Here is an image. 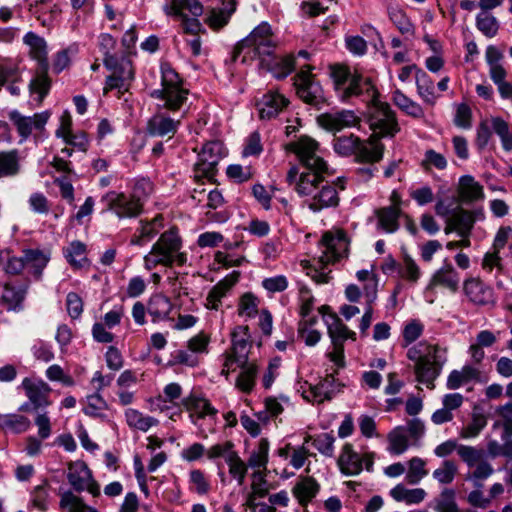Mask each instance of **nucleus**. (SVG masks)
I'll list each match as a JSON object with an SVG mask.
<instances>
[{"label": "nucleus", "mask_w": 512, "mask_h": 512, "mask_svg": "<svg viewBox=\"0 0 512 512\" xmlns=\"http://www.w3.org/2000/svg\"><path fill=\"white\" fill-rule=\"evenodd\" d=\"M141 226L136 230L130 240L131 245L143 246L152 240L163 228V217L157 215L151 221H141Z\"/></svg>", "instance_id": "c756f323"}, {"label": "nucleus", "mask_w": 512, "mask_h": 512, "mask_svg": "<svg viewBox=\"0 0 512 512\" xmlns=\"http://www.w3.org/2000/svg\"><path fill=\"white\" fill-rule=\"evenodd\" d=\"M333 149L340 156L355 155L358 161L367 163L379 162L384 153V145L378 142L377 135H371L366 141L353 134L336 137Z\"/></svg>", "instance_id": "0eeeda50"}, {"label": "nucleus", "mask_w": 512, "mask_h": 512, "mask_svg": "<svg viewBox=\"0 0 512 512\" xmlns=\"http://www.w3.org/2000/svg\"><path fill=\"white\" fill-rule=\"evenodd\" d=\"M86 246L80 241H73L65 250V257L67 261L74 267H82L83 262L86 260Z\"/></svg>", "instance_id": "69168bd1"}, {"label": "nucleus", "mask_w": 512, "mask_h": 512, "mask_svg": "<svg viewBox=\"0 0 512 512\" xmlns=\"http://www.w3.org/2000/svg\"><path fill=\"white\" fill-rule=\"evenodd\" d=\"M329 337L332 343L344 342L346 339L355 340V332L348 329L336 314H329L325 318Z\"/></svg>", "instance_id": "ea45409f"}, {"label": "nucleus", "mask_w": 512, "mask_h": 512, "mask_svg": "<svg viewBox=\"0 0 512 512\" xmlns=\"http://www.w3.org/2000/svg\"><path fill=\"white\" fill-rule=\"evenodd\" d=\"M66 477L76 492L88 491L93 497L100 495V486L85 462L78 460L68 463Z\"/></svg>", "instance_id": "f3484780"}, {"label": "nucleus", "mask_w": 512, "mask_h": 512, "mask_svg": "<svg viewBox=\"0 0 512 512\" xmlns=\"http://www.w3.org/2000/svg\"><path fill=\"white\" fill-rule=\"evenodd\" d=\"M322 254L319 263L322 268L333 264L348 256L349 240L347 234L341 229H332L323 234L321 240Z\"/></svg>", "instance_id": "ddd939ff"}, {"label": "nucleus", "mask_w": 512, "mask_h": 512, "mask_svg": "<svg viewBox=\"0 0 512 512\" xmlns=\"http://www.w3.org/2000/svg\"><path fill=\"white\" fill-rule=\"evenodd\" d=\"M481 372L472 365H464L460 370H452L447 378L446 386L450 390H456L471 382L480 381Z\"/></svg>", "instance_id": "2f4dec72"}, {"label": "nucleus", "mask_w": 512, "mask_h": 512, "mask_svg": "<svg viewBox=\"0 0 512 512\" xmlns=\"http://www.w3.org/2000/svg\"><path fill=\"white\" fill-rule=\"evenodd\" d=\"M26 396L35 410L47 407L51 404L49 399L51 388L41 379L26 377L21 383Z\"/></svg>", "instance_id": "aec40b11"}, {"label": "nucleus", "mask_w": 512, "mask_h": 512, "mask_svg": "<svg viewBox=\"0 0 512 512\" xmlns=\"http://www.w3.org/2000/svg\"><path fill=\"white\" fill-rule=\"evenodd\" d=\"M318 124L331 132L341 131L344 128L356 126L359 118L351 110L324 113L317 118Z\"/></svg>", "instance_id": "5701e85b"}, {"label": "nucleus", "mask_w": 512, "mask_h": 512, "mask_svg": "<svg viewBox=\"0 0 512 512\" xmlns=\"http://www.w3.org/2000/svg\"><path fill=\"white\" fill-rule=\"evenodd\" d=\"M30 420L20 414H0V428L16 434L23 433L29 429Z\"/></svg>", "instance_id": "8fccbe9b"}, {"label": "nucleus", "mask_w": 512, "mask_h": 512, "mask_svg": "<svg viewBox=\"0 0 512 512\" xmlns=\"http://www.w3.org/2000/svg\"><path fill=\"white\" fill-rule=\"evenodd\" d=\"M289 149L295 153L305 168L304 172H327L328 164L320 155L319 144L312 138L302 136L289 144Z\"/></svg>", "instance_id": "9d476101"}, {"label": "nucleus", "mask_w": 512, "mask_h": 512, "mask_svg": "<svg viewBox=\"0 0 512 512\" xmlns=\"http://www.w3.org/2000/svg\"><path fill=\"white\" fill-rule=\"evenodd\" d=\"M426 461L420 457H413L408 462L406 480L411 485L418 484L426 475Z\"/></svg>", "instance_id": "bf43d9fd"}, {"label": "nucleus", "mask_w": 512, "mask_h": 512, "mask_svg": "<svg viewBox=\"0 0 512 512\" xmlns=\"http://www.w3.org/2000/svg\"><path fill=\"white\" fill-rule=\"evenodd\" d=\"M409 448V439L406 428L398 426L388 434V451L394 455H401Z\"/></svg>", "instance_id": "09e8293b"}, {"label": "nucleus", "mask_w": 512, "mask_h": 512, "mask_svg": "<svg viewBox=\"0 0 512 512\" xmlns=\"http://www.w3.org/2000/svg\"><path fill=\"white\" fill-rule=\"evenodd\" d=\"M486 425V416L480 412H473L471 421L461 428L459 435L463 439L475 438L486 427Z\"/></svg>", "instance_id": "4d7b16f0"}, {"label": "nucleus", "mask_w": 512, "mask_h": 512, "mask_svg": "<svg viewBox=\"0 0 512 512\" xmlns=\"http://www.w3.org/2000/svg\"><path fill=\"white\" fill-rule=\"evenodd\" d=\"M463 292L468 302L475 306H486L494 302L493 289L478 277L463 282Z\"/></svg>", "instance_id": "6ab92c4d"}, {"label": "nucleus", "mask_w": 512, "mask_h": 512, "mask_svg": "<svg viewBox=\"0 0 512 512\" xmlns=\"http://www.w3.org/2000/svg\"><path fill=\"white\" fill-rule=\"evenodd\" d=\"M337 464L341 473L346 476L359 475L364 467L368 472H371L374 464V453L366 452L361 455L354 450L352 444L346 443L341 449Z\"/></svg>", "instance_id": "2eb2a0df"}, {"label": "nucleus", "mask_w": 512, "mask_h": 512, "mask_svg": "<svg viewBox=\"0 0 512 512\" xmlns=\"http://www.w3.org/2000/svg\"><path fill=\"white\" fill-rule=\"evenodd\" d=\"M417 93L429 105H434L437 99L433 80L423 70H417L415 75Z\"/></svg>", "instance_id": "79ce46f5"}, {"label": "nucleus", "mask_w": 512, "mask_h": 512, "mask_svg": "<svg viewBox=\"0 0 512 512\" xmlns=\"http://www.w3.org/2000/svg\"><path fill=\"white\" fill-rule=\"evenodd\" d=\"M393 103L405 114L413 118L424 117V110L420 104L407 97L401 90L396 89L392 95Z\"/></svg>", "instance_id": "49530a36"}, {"label": "nucleus", "mask_w": 512, "mask_h": 512, "mask_svg": "<svg viewBox=\"0 0 512 512\" xmlns=\"http://www.w3.org/2000/svg\"><path fill=\"white\" fill-rule=\"evenodd\" d=\"M239 276L240 273L238 271H233L213 286L206 297V308L218 310L222 303V299L227 296L228 292L238 282Z\"/></svg>", "instance_id": "393cba45"}, {"label": "nucleus", "mask_w": 512, "mask_h": 512, "mask_svg": "<svg viewBox=\"0 0 512 512\" xmlns=\"http://www.w3.org/2000/svg\"><path fill=\"white\" fill-rule=\"evenodd\" d=\"M276 45L271 26L267 22H262L237 44L233 57L234 60L241 57L242 63L259 60L261 64L275 52Z\"/></svg>", "instance_id": "423d86ee"}, {"label": "nucleus", "mask_w": 512, "mask_h": 512, "mask_svg": "<svg viewBox=\"0 0 512 512\" xmlns=\"http://www.w3.org/2000/svg\"><path fill=\"white\" fill-rule=\"evenodd\" d=\"M370 105L369 126L373 131L372 135H377L378 142L382 137H393L399 132L400 128L395 112L388 103L377 99Z\"/></svg>", "instance_id": "1a4fd4ad"}, {"label": "nucleus", "mask_w": 512, "mask_h": 512, "mask_svg": "<svg viewBox=\"0 0 512 512\" xmlns=\"http://www.w3.org/2000/svg\"><path fill=\"white\" fill-rule=\"evenodd\" d=\"M162 89L154 90L152 97L163 100V107L171 110H179L187 100L188 90L182 86V79L169 63L161 65Z\"/></svg>", "instance_id": "6e6552de"}, {"label": "nucleus", "mask_w": 512, "mask_h": 512, "mask_svg": "<svg viewBox=\"0 0 512 512\" xmlns=\"http://www.w3.org/2000/svg\"><path fill=\"white\" fill-rule=\"evenodd\" d=\"M458 192L463 202H474L484 197L483 187L469 175L459 179Z\"/></svg>", "instance_id": "4c0bfd02"}, {"label": "nucleus", "mask_w": 512, "mask_h": 512, "mask_svg": "<svg viewBox=\"0 0 512 512\" xmlns=\"http://www.w3.org/2000/svg\"><path fill=\"white\" fill-rule=\"evenodd\" d=\"M59 508L62 512H98L94 507L87 505L81 497L71 490L59 493Z\"/></svg>", "instance_id": "58836bf2"}, {"label": "nucleus", "mask_w": 512, "mask_h": 512, "mask_svg": "<svg viewBox=\"0 0 512 512\" xmlns=\"http://www.w3.org/2000/svg\"><path fill=\"white\" fill-rule=\"evenodd\" d=\"M269 456V442L266 438L259 440L257 446L250 453L247 460L248 467L255 470H267Z\"/></svg>", "instance_id": "c03bdc74"}, {"label": "nucleus", "mask_w": 512, "mask_h": 512, "mask_svg": "<svg viewBox=\"0 0 512 512\" xmlns=\"http://www.w3.org/2000/svg\"><path fill=\"white\" fill-rule=\"evenodd\" d=\"M48 66H41V71L31 80L29 88L32 94L38 95V102H42L44 97L48 94L51 81L47 75Z\"/></svg>", "instance_id": "6e6d98bb"}, {"label": "nucleus", "mask_w": 512, "mask_h": 512, "mask_svg": "<svg viewBox=\"0 0 512 512\" xmlns=\"http://www.w3.org/2000/svg\"><path fill=\"white\" fill-rule=\"evenodd\" d=\"M476 27L484 36L493 38L498 34L500 23L490 12H480L476 16Z\"/></svg>", "instance_id": "864d4df0"}, {"label": "nucleus", "mask_w": 512, "mask_h": 512, "mask_svg": "<svg viewBox=\"0 0 512 512\" xmlns=\"http://www.w3.org/2000/svg\"><path fill=\"white\" fill-rule=\"evenodd\" d=\"M459 282L460 278L458 272L453 268L451 264H447L434 273L429 286H442L452 292H456L459 286Z\"/></svg>", "instance_id": "72a5a7b5"}, {"label": "nucleus", "mask_w": 512, "mask_h": 512, "mask_svg": "<svg viewBox=\"0 0 512 512\" xmlns=\"http://www.w3.org/2000/svg\"><path fill=\"white\" fill-rule=\"evenodd\" d=\"M451 217L455 232H457V234L462 238H466L470 235L475 221L477 219H482L484 215L482 211L472 212L461 209L455 212Z\"/></svg>", "instance_id": "473e14b6"}, {"label": "nucleus", "mask_w": 512, "mask_h": 512, "mask_svg": "<svg viewBox=\"0 0 512 512\" xmlns=\"http://www.w3.org/2000/svg\"><path fill=\"white\" fill-rule=\"evenodd\" d=\"M21 172V157L18 150L0 152V179L13 178Z\"/></svg>", "instance_id": "f704fd0d"}, {"label": "nucleus", "mask_w": 512, "mask_h": 512, "mask_svg": "<svg viewBox=\"0 0 512 512\" xmlns=\"http://www.w3.org/2000/svg\"><path fill=\"white\" fill-rule=\"evenodd\" d=\"M327 172H301L293 166L287 173L286 180L301 197H306L307 207L317 213L327 208L339 205V191L345 189V180L337 178L336 181L325 180Z\"/></svg>", "instance_id": "f257e3e1"}, {"label": "nucleus", "mask_w": 512, "mask_h": 512, "mask_svg": "<svg viewBox=\"0 0 512 512\" xmlns=\"http://www.w3.org/2000/svg\"><path fill=\"white\" fill-rule=\"evenodd\" d=\"M99 48L104 55V65L107 69H112L116 63V57L112 54L116 47V40L107 33L99 36Z\"/></svg>", "instance_id": "680f3d73"}, {"label": "nucleus", "mask_w": 512, "mask_h": 512, "mask_svg": "<svg viewBox=\"0 0 512 512\" xmlns=\"http://www.w3.org/2000/svg\"><path fill=\"white\" fill-rule=\"evenodd\" d=\"M289 104V100L276 90H269L257 101L259 117L271 120L279 115Z\"/></svg>", "instance_id": "412c9836"}, {"label": "nucleus", "mask_w": 512, "mask_h": 512, "mask_svg": "<svg viewBox=\"0 0 512 512\" xmlns=\"http://www.w3.org/2000/svg\"><path fill=\"white\" fill-rule=\"evenodd\" d=\"M299 300H300V315L307 325H313L316 322V317L311 316L314 307V297L310 289L306 286L299 287Z\"/></svg>", "instance_id": "5fc2aeb1"}, {"label": "nucleus", "mask_w": 512, "mask_h": 512, "mask_svg": "<svg viewBox=\"0 0 512 512\" xmlns=\"http://www.w3.org/2000/svg\"><path fill=\"white\" fill-rule=\"evenodd\" d=\"M328 374L325 378H323L318 384L311 385L308 382H304L300 384L298 391H301L303 398L308 402H316L322 403L325 400L332 399L336 388V380L334 377V373Z\"/></svg>", "instance_id": "a211bd4d"}, {"label": "nucleus", "mask_w": 512, "mask_h": 512, "mask_svg": "<svg viewBox=\"0 0 512 512\" xmlns=\"http://www.w3.org/2000/svg\"><path fill=\"white\" fill-rule=\"evenodd\" d=\"M290 402L289 398L286 396L276 397H267L264 401L265 410L260 411L256 414L259 421L268 422L270 417H277L280 415L284 407L283 405H288Z\"/></svg>", "instance_id": "603ef678"}, {"label": "nucleus", "mask_w": 512, "mask_h": 512, "mask_svg": "<svg viewBox=\"0 0 512 512\" xmlns=\"http://www.w3.org/2000/svg\"><path fill=\"white\" fill-rule=\"evenodd\" d=\"M389 19L403 35L413 36L415 27L406 15V13L398 6H389L387 9Z\"/></svg>", "instance_id": "3c124183"}, {"label": "nucleus", "mask_w": 512, "mask_h": 512, "mask_svg": "<svg viewBox=\"0 0 512 512\" xmlns=\"http://www.w3.org/2000/svg\"><path fill=\"white\" fill-rule=\"evenodd\" d=\"M189 489L199 495H206L210 492V481L202 470L192 469L189 472Z\"/></svg>", "instance_id": "052dcab7"}, {"label": "nucleus", "mask_w": 512, "mask_h": 512, "mask_svg": "<svg viewBox=\"0 0 512 512\" xmlns=\"http://www.w3.org/2000/svg\"><path fill=\"white\" fill-rule=\"evenodd\" d=\"M226 463L229 467L230 476L235 479L239 485H242L248 472V464L241 459L236 451L230 454Z\"/></svg>", "instance_id": "13d9d810"}, {"label": "nucleus", "mask_w": 512, "mask_h": 512, "mask_svg": "<svg viewBox=\"0 0 512 512\" xmlns=\"http://www.w3.org/2000/svg\"><path fill=\"white\" fill-rule=\"evenodd\" d=\"M50 118V112L36 113L32 117H26L14 110L10 112L9 119L15 125L17 132L23 139H27L32 131L42 130Z\"/></svg>", "instance_id": "4be33fe9"}, {"label": "nucleus", "mask_w": 512, "mask_h": 512, "mask_svg": "<svg viewBox=\"0 0 512 512\" xmlns=\"http://www.w3.org/2000/svg\"><path fill=\"white\" fill-rule=\"evenodd\" d=\"M320 490L319 483L310 476L299 477L292 488V494L300 506L305 507L316 497Z\"/></svg>", "instance_id": "cd10ccee"}, {"label": "nucleus", "mask_w": 512, "mask_h": 512, "mask_svg": "<svg viewBox=\"0 0 512 512\" xmlns=\"http://www.w3.org/2000/svg\"><path fill=\"white\" fill-rule=\"evenodd\" d=\"M407 358L414 362L416 381L434 389L435 380L441 375L448 357L447 349L437 344L421 341L407 350Z\"/></svg>", "instance_id": "7ed1b4c3"}, {"label": "nucleus", "mask_w": 512, "mask_h": 512, "mask_svg": "<svg viewBox=\"0 0 512 512\" xmlns=\"http://www.w3.org/2000/svg\"><path fill=\"white\" fill-rule=\"evenodd\" d=\"M312 67L306 65L294 77L298 97L305 103L320 108L326 102L324 91L311 73Z\"/></svg>", "instance_id": "f8f14e48"}, {"label": "nucleus", "mask_w": 512, "mask_h": 512, "mask_svg": "<svg viewBox=\"0 0 512 512\" xmlns=\"http://www.w3.org/2000/svg\"><path fill=\"white\" fill-rule=\"evenodd\" d=\"M457 474V466L452 460H444L439 468L433 471V478L440 484H450Z\"/></svg>", "instance_id": "338daca9"}, {"label": "nucleus", "mask_w": 512, "mask_h": 512, "mask_svg": "<svg viewBox=\"0 0 512 512\" xmlns=\"http://www.w3.org/2000/svg\"><path fill=\"white\" fill-rule=\"evenodd\" d=\"M167 15L182 18L184 31L197 36L202 25L196 18L203 13V6L198 0H171L163 7Z\"/></svg>", "instance_id": "9b49d317"}, {"label": "nucleus", "mask_w": 512, "mask_h": 512, "mask_svg": "<svg viewBox=\"0 0 512 512\" xmlns=\"http://www.w3.org/2000/svg\"><path fill=\"white\" fill-rule=\"evenodd\" d=\"M180 120H175L163 111L156 112L147 122V132L152 136L172 137L178 130Z\"/></svg>", "instance_id": "b1692460"}, {"label": "nucleus", "mask_w": 512, "mask_h": 512, "mask_svg": "<svg viewBox=\"0 0 512 512\" xmlns=\"http://www.w3.org/2000/svg\"><path fill=\"white\" fill-rule=\"evenodd\" d=\"M172 310L173 304L171 300L160 293L152 295L147 304V313L154 323L174 321V319L169 316Z\"/></svg>", "instance_id": "a878e982"}, {"label": "nucleus", "mask_w": 512, "mask_h": 512, "mask_svg": "<svg viewBox=\"0 0 512 512\" xmlns=\"http://www.w3.org/2000/svg\"><path fill=\"white\" fill-rule=\"evenodd\" d=\"M30 11L43 26H49L60 14L59 6L52 0H39L30 5Z\"/></svg>", "instance_id": "e433bc0d"}, {"label": "nucleus", "mask_w": 512, "mask_h": 512, "mask_svg": "<svg viewBox=\"0 0 512 512\" xmlns=\"http://www.w3.org/2000/svg\"><path fill=\"white\" fill-rule=\"evenodd\" d=\"M331 77L337 96L344 102L357 97L371 104L378 99L379 93L372 80L358 72H351L345 65L331 67Z\"/></svg>", "instance_id": "20e7f679"}, {"label": "nucleus", "mask_w": 512, "mask_h": 512, "mask_svg": "<svg viewBox=\"0 0 512 512\" xmlns=\"http://www.w3.org/2000/svg\"><path fill=\"white\" fill-rule=\"evenodd\" d=\"M251 336L248 326H237L231 333V348L223 354L222 375L226 377L237 368L242 371L237 377L236 387L244 393H250L255 385L258 367L248 361L251 348Z\"/></svg>", "instance_id": "f03ea898"}, {"label": "nucleus", "mask_w": 512, "mask_h": 512, "mask_svg": "<svg viewBox=\"0 0 512 512\" xmlns=\"http://www.w3.org/2000/svg\"><path fill=\"white\" fill-rule=\"evenodd\" d=\"M23 41L30 48V55L36 59L40 66H48L47 62V44L44 38L33 32H28Z\"/></svg>", "instance_id": "37998d69"}, {"label": "nucleus", "mask_w": 512, "mask_h": 512, "mask_svg": "<svg viewBox=\"0 0 512 512\" xmlns=\"http://www.w3.org/2000/svg\"><path fill=\"white\" fill-rule=\"evenodd\" d=\"M235 12V3L230 4V10L212 9L207 17L206 23L213 29H220L224 27L231 15Z\"/></svg>", "instance_id": "0e129e2a"}, {"label": "nucleus", "mask_w": 512, "mask_h": 512, "mask_svg": "<svg viewBox=\"0 0 512 512\" xmlns=\"http://www.w3.org/2000/svg\"><path fill=\"white\" fill-rule=\"evenodd\" d=\"M28 286L29 285L27 283L19 287L10 283H6L4 285L0 302L7 311H20L22 309V303L25 299Z\"/></svg>", "instance_id": "7c9ffc66"}, {"label": "nucleus", "mask_w": 512, "mask_h": 512, "mask_svg": "<svg viewBox=\"0 0 512 512\" xmlns=\"http://www.w3.org/2000/svg\"><path fill=\"white\" fill-rule=\"evenodd\" d=\"M260 66L270 71L274 77L282 79L287 77L295 68V58L292 55L278 57L274 53L267 57Z\"/></svg>", "instance_id": "c85d7f7f"}, {"label": "nucleus", "mask_w": 512, "mask_h": 512, "mask_svg": "<svg viewBox=\"0 0 512 512\" xmlns=\"http://www.w3.org/2000/svg\"><path fill=\"white\" fill-rule=\"evenodd\" d=\"M125 418L129 427L142 432H147L151 427L159 424L156 418L144 415L140 411L132 408L125 411Z\"/></svg>", "instance_id": "de8ad7c7"}, {"label": "nucleus", "mask_w": 512, "mask_h": 512, "mask_svg": "<svg viewBox=\"0 0 512 512\" xmlns=\"http://www.w3.org/2000/svg\"><path fill=\"white\" fill-rule=\"evenodd\" d=\"M26 267L31 269L36 279H40L42 272L48 264L50 257L38 249H27L24 251Z\"/></svg>", "instance_id": "a18cd8bd"}, {"label": "nucleus", "mask_w": 512, "mask_h": 512, "mask_svg": "<svg viewBox=\"0 0 512 512\" xmlns=\"http://www.w3.org/2000/svg\"><path fill=\"white\" fill-rule=\"evenodd\" d=\"M101 202L105 205L106 210L111 211L118 218L137 217L143 207L140 199L134 195L116 191L107 192L101 198Z\"/></svg>", "instance_id": "4468645a"}, {"label": "nucleus", "mask_w": 512, "mask_h": 512, "mask_svg": "<svg viewBox=\"0 0 512 512\" xmlns=\"http://www.w3.org/2000/svg\"><path fill=\"white\" fill-rule=\"evenodd\" d=\"M390 496L397 502L412 505L421 503L426 497V492L422 488L408 489L403 484H398L391 489Z\"/></svg>", "instance_id": "a19ab883"}, {"label": "nucleus", "mask_w": 512, "mask_h": 512, "mask_svg": "<svg viewBox=\"0 0 512 512\" xmlns=\"http://www.w3.org/2000/svg\"><path fill=\"white\" fill-rule=\"evenodd\" d=\"M184 408L190 412V418L193 423H196V419L204 418L206 416H215L217 410L211 405V403L198 395L190 394L182 400Z\"/></svg>", "instance_id": "bb28decb"}, {"label": "nucleus", "mask_w": 512, "mask_h": 512, "mask_svg": "<svg viewBox=\"0 0 512 512\" xmlns=\"http://www.w3.org/2000/svg\"><path fill=\"white\" fill-rule=\"evenodd\" d=\"M493 132L500 138L505 151L512 150V133L509 124L501 117H492Z\"/></svg>", "instance_id": "e2e57ef3"}, {"label": "nucleus", "mask_w": 512, "mask_h": 512, "mask_svg": "<svg viewBox=\"0 0 512 512\" xmlns=\"http://www.w3.org/2000/svg\"><path fill=\"white\" fill-rule=\"evenodd\" d=\"M227 155V150L221 141H209L202 147L195 164L197 177L212 178L216 173L218 163Z\"/></svg>", "instance_id": "dca6fc26"}, {"label": "nucleus", "mask_w": 512, "mask_h": 512, "mask_svg": "<svg viewBox=\"0 0 512 512\" xmlns=\"http://www.w3.org/2000/svg\"><path fill=\"white\" fill-rule=\"evenodd\" d=\"M181 248L182 240L178 231L175 228L165 231L144 256V268L151 271L157 266L172 267L174 263L184 265L187 262V255L181 252Z\"/></svg>", "instance_id": "39448f33"}, {"label": "nucleus", "mask_w": 512, "mask_h": 512, "mask_svg": "<svg viewBox=\"0 0 512 512\" xmlns=\"http://www.w3.org/2000/svg\"><path fill=\"white\" fill-rule=\"evenodd\" d=\"M495 413L499 417L495 426L501 425L504 428L502 438H510L512 436V402L499 406Z\"/></svg>", "instance_id": "774afa93"}, {"label": "nucleus", "mask_w": 512, "mask_h": 512, "mask_svg": "<svg viewBox=\"0 0 512 512\" xmlns=\"http://www.w3.org/2000/svg\"><path fill=\"white\" fill-rule=\"evenodd\" d=\"M377 217V228L386 233H394L399 228V217L401 208L383 207L375 212Z\"/></svg>", "instance_id": "c9c22d12"}]
</instances>
